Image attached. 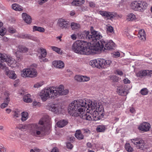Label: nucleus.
Instances as JSON below:
<instances>
[{
    "instance_id": "obj_1",
    "label": "nucleus",
    "mask_w": 152,
    "mask_h": 152,
    "mask_svg": "<svg viewBox=\"0 0 152 152\" xmlns=\"http://www.w3.org/2000/svg\"><path fill=\"white\" fill-rule=\"evenodd\" d=\"M87 99H80L72 101L68 106V111L71 115L74 116H79L84 120L91 121L92 118L88 114V111L85 113L84 111L87 108Z\"/></svg>"
},
{
    "instance_id": "obj_2",
    "label": "nucleus",
    "mask_w": 152,
    "mask_h": 152,
    "mask_svg": "<svg viewBox=\"0 0 152 152\" xmlns=\"http://www.w3.org/2000/svg\"><path fill=\"white\" fill-rule=\"evenodd\" d=\"M69 92L68 89H64L63 85L57 87H49L44 89L40 93L39 96L42 100L45 102L48 99H53L59 95H64Z\"/></svg>"
},
{
    "instance_id": "obj_3",
    "label": "nucleus",
    "mask_w": 152,
    "mask_h": 152,
    "mask_svg": "<svg viewBox=\"0 0 152 152\" xmlns=\"http://www.w3.org/2000/svg\"><path fill=\"white\" fill-rule=\"evenodd\" d=\"M91 44L83 41L78 40L74 43L72 47L73 51L76 53L89 55L94 53L93 46L89 47Z\"/></svg>"
},
{
    "instance_id": "obj_4",
    "label": "nucleus",
    "mask_w": 152,
    "mask_h": 152,
    "mask_svg": "<svg viewBox=\"0 0 152 152\" xmlns=\"http://www.w3.org/2000/svg\"><path fill=\"white\" fill-rule=\"evenodd\" d=\"M48 120V116L46 115L40 119L38 124H32L30 130L31 134L36 137H40L44 135L45 132V127L44 125L45 122Z\"/></svg>"
},
{
    "instance_id": "obj_5",
    "label": "nucleus",
    "mask_w": 152,
    "mask_h": 152,
    "mask_svg": "<svg viewBox=\"0 0 152 152\" xmlns=\"http://www.w3.org/2000/svg\"><path fill=\"white\" fill-rule=\"evenodd\" d=\"M87 105L88 107L87 111L89 110L88 113L92 119L91 120L97 121L99 119V112L103 110V106L101 104H97L95 101H92L89 99H87Z\"/></svg>"
},
{
    "instance_id": "obj_6",
    "label": "nucleus",
    "mask_w": 152,
    "mask_h": 152,
    "mask_svg": "<svg viewBox=\"0 0 152 152\" xmlns=\"http://www.w3.org/2000/svg\"><path fill=\"white\" fill-rule=\"evenodd\" d=\"M86 39L88 41V43L91 44L89 47L96 46V44L98 42H100V40L102 36L101 33L97 31L94 30L91 33H90L89 31H85L83 33Z\"/></svg>"
},
{
    "instance_id": "obj_7",
    "label": "nucleus",
    "mask_w": 152,
    "mask_h": 152,
    "mask_svg": "<svg viewBox=\"0 0 152 152\" xmlns=\"http://www.w3.org/2000/svg\"><path fill=\"white\" fill-rule=\"evenodd\" d=\"M115 45L112 40L109 41H106L102 39L100 40V42H98L96 44V46H93L94 50V53L95 51H104L105 50H110L113 49L115 47Z\"/></svg>"
},
{
    "instance_id": "obj_8",
    "label": "nucleus",
    "mask_w": 152,
    "mask_h": 152,
    "mask_svg": "<svg viewBox=\"0 0 152 152\" xmlns=\"http://www.w3.org/2000/svg\"><path fill=\"white\" fill-rule=\"evenodd\" d=\"M138 149L144 150L146 147L145 146L144 141L140 138H136L131 139L130 140Z\"/></svg>"
},
{
    "instance_id": "obj_9",
    "label": "nucleus",
    "mask_w": 152,
    "mask_h": 152,
    "mask_svg": "<svg viewBox=\"0 0 152 152\" xmlns=\"http://www.w3.org/2000/svg\"><path fill=\"white\" fill-rule=\"evenodd\" d=\"M105 62L104 59L100 58L91 61L90 64L94 67L105 68Z\"/></svg>"
},
{
    "instance_id": "obj_10",
    "label": "nucleus",
    "mask_w": 152,
    "mask_h": 152,
    "mask_svg": "<svg viewBox=\"0 0 152 152\" xmlns=\"http://www.w3.org/2000/svg\"><path fill=\"white\" fill-rule=\"evenodd\" d=\"M47 109L49 110L56 114L61 113L63 109L61 107L56 104H51L48 106Z\"/></svg>"
},
{
    "instance_id": "obj_11",
    "label": "nucleus",
    "mask_w": 152,
    "mask_h": 152,
    "mask_svg": "<svg viewBox=\"0 0 152 152\" xmlns=\"http://www.w3.org/2000/svg\"><path fill=\"white\" fill-rule=\"evenodd\" d=\"M57 25L58 27L62 29H68L70 27L69 22L63 18H60L58 20Z\"/></svg>"
},
{
    "instance_id": "obj_12",
    "label": "nucleus",
    "mask_w": 152,
    "mask_h": 152,
    "mask_svg": "<svg viewBox=\"0 0 152 152\" xmlns=\"http://www.w3.org/2000/svg\"><path fill=\"white\" fill-rule=\"evenodd\" d=\"M9 95L10 94L7 91H6L4 93V97L2 99H3L6 103H3L1 104V108H4L7 106L8 103L10 100Z\"/></svg>"
},
{
    "instance_id": "obj_13",
    "label": "nucleus",
    "mask_w": 152,
    "mask_h": 152,
    "mask_svg": "<svg viewBox=\"0 0 152 152\" xmlns=\"http://www.w3.org/2000/svg\"><path fill=\"white\" fill-rule=\"evenodd\" d=\"M151 127L150 124L146 122H144L141 124L139 126L138 129L144 132H147L149 130Z\"/></svg>"
},
{
    "instance_id": "obj_14",
    "label": "nucleus",
    "mask_w": 152,
    "mask_h": 152,
    "mask_svg": "<svg viewBox=\"0 0 152 152\" xmlns=\"http://www.w3.org/2000/svg\"><path fill=\"white\" fill-rule=\"evenodd\" d=\"M148 5V4L146 1L143 0H139L138 12H144L147 9Z\"/></svg>"
},
{
    "instance_id": "obj_15",
    "label": "nucleus",
    "mask_w": 152,
    "mask_h": 152,
    "mask_svg": "<svg viewBox=\"0 0 152 152\" xmlns=\"http://www.w3.org/2000/svg\"><path fill=\"white\" fill-rule=\"evenodd\" d=\"M117 92L119 95L121 96H125L128 94L127 90L125 86H121L118 87Z\"/></svg>"
},
{
    "instance_id": "obj_16",
    "label": "nucleus",
    "mask_w": 152,
    "mask_h": 152,
    "mask_svg": "<svg viewBox=\"0 0 152 152\" xmlns=\"http://www.w3.org/2000/svg\"><path fill=\"white\" fill-rule=\"evenodd\" d=\"M151 74H152V71L145 70L140 71L137 73V77H142L146 76L149 75Z\"/></svg>"
},
{
    "instance_id": "obj_17",
    "label": "nucleus",
    "mask_w": 152,
    "mask_h": 152,
    "mask_svg": "<svg viewBox=\"0 0 152 152\" xmlns=\"http://www.w3.org/2000/svg\"><path fill=\"white\" fill-rule=\"evenodd\" d=\"M139 4V0L134 1L130 4V8L134 11L138 12Z\"/></svg>"
},
{
    "instance_id": "obj_18",
    "label": "nucleus",
    "mask_w": 152,
    "mask_h": 152,
    "mask_svg": "<svg viewBox=\"0 0 152 152\" xmlns=\"http://www.w3.org/2000/svg\"><path fill=\"white\" fill-rule=\"evenodd\" d=\"M0 58L1 61V62H5L8 63L11 61V57L6 54H2L0 53Z\"/></svg>"
},
{
    "instance_id": "obj_19",
    "label": "nucleus",
    "mask_w": 152,
    "mask_h": 152,
    "mask_svg": "<svg viewBox=\"0 0 152 152\" xmlns=\"http://www.w3.org/2000/svg\"><path fill=\"white\" fill-rule=\"evenodd\" d=\"M30 68L23 69L21 72V75L23 77H29L32 76L31 74H30Z\"/></svg>"
},
{
    "instance_id": "obj_20",
    "label": "nucleus",
    "mask_w": 152,
    "mask_h": 152,
    "mask_svg": "<svg viewBox=\"0 0 152 152\" xmlns=\"http://www.w3.org/2000/svg\"><path fill=\"white\" fill-rule=\"evenodd\" d=\"M53 66L58 68H62L64 67V64L63 62L61 61H55L53 62Z\"/></svg>"
},
{
    "instance_id": "obj_21",
    "label": "nucleus",
    "mask_w": 152,
    "mask_h": 152,
    "mask_svg": "<svg viewBox=\"0 0 152 152\" xmlns=\"http://www.w3.org/2000/svg\"><path fill=\"white\" fill-rule=\"evenodd\" d=\"M5 73L6 75L10 78L15 79L17 77L15 73V72L9 70V69L5 72Z\"/></svg>"
},
{
    "instance_id": "obj_22",
    "label": "nucleus",
    "mask_w": 152,
    "mask_h": 152,
    "mask_svg": "<svg viewBox=\"0 0 152 152\" xmlns=\"http://www.w3.org/2000/svg\"><path fill=\"white\" fill-rule=\"evenodd\" d=\"M138 36L139 39L142 41H144L146 40V34L144 30H140L138 34Z\"/></svg>"
},
{
    "instance_id": "obj_23",
    "label": "nucleus",
    "mask_w": 152,
    "mask_h": 152,
    "mask_svg": "<svg viewBox=\"0 0 152 152\" xmlns=\"http://www.w3.org/2000/svg\"><path fill=\"white\" fill-rule=\"evenodd\" d=\"M23 19L28 24H30L31 22V19L30 16L26 13H23L22 14Z\"/></svg>"
},
{
    "instance_id": "obj_24",
    "label": "nucleus",
    "mask_w": 152,
    "mask_h": 152,
    "mask_svg": "<svg viewBox=\"0 0 152 152\" xmlns=\"http://www.w3.org/2000/svg\"><path fill=\"white\" fill-rule=\"evenodd\" d=\"M85 2V0H74L72 3V5L79 6L82 5Z\"/></svg>"
},
{
    "instance_id": "obj_25",
    "label": "nucleus",
    "mask_w": 152,
    "mask_h": 152,
    "mask_svg": "<svg viewBox=\"0 0 152 152\" xmlns=\"http://www.w3.org/2000/svg\"><path fill=\"white\" fill-rule=\"evenodd\" d=\"M12 9L18 11H22L23 10V7L17 4H14L12 5Z\"/></svg>"
},
{
    "instance_id": "obj_26",
    "label": "nucleus",
    "mask_w": 152,
    "mask_h": 152,
    "mask_svg": "<svg viewBox=\"0 0 152 152\" xmlns=\"http://www.w3.org/2000/svg\"><path fill=\"white\" fill-rule=\"evenodd\" d=\"M67 123L68 122L66 120H63L58 121L57 122L56 125L57 126L62 128L66 126Z\"/></svg>"
},
{
    "instance_id": "obj_27",
    "label": "nucleus",
    "mask_w": 152,
    "mask_h": 152,
    "mask_svg": "<svg viewBox=\"0 0 152 152\" xmlns=\"http://www.w3.org/2000/svg\"><path fill=\"white\" fill-rule=\"evenodd\" d=\"M75 136L79 140L83 139L84 137V135L82 134L80 130H78L76 131L75 134Z\"/></svg>"
},
{
    "instance_id": "obj_28",
    "label": "nucleus",
    "mask_w": 152,
    "mask_h": 152,
    "mask_svg": "<svg viewBox=\"0 0 152 152\" xmlns=\"http://www.w3.org/2000/svg\"><path fill=\"white\" fill-rule=\"evenodd\" d=\"M126 20L129 21H132L136 19L135 15L132 13L128 14L126 16Z\"/></svg>"
},
{
    "instance_id": "obj_29",
    "label": "nucleus",
    "mask_w": 152,
    "mask_h": 152,
    "mask_svg": "<svg viewBox=\"0 0 152 152\" xmlns=\"http://www.w3.org/2000/svg\"><path fill=\"white\" fill-rule=\"evenodd\" d=\"M31 96L29 94H27L25 95L23 97V99L24 102L28 103L32 101V99L31 98Z\"/></svg>"
},
{
    "instance_id": "obj_30",
    "label": "nucleus",
    "mask_w": 152,
    "mask_h": 152,
    "mask_svg": "<svg viewBox=\"0 0 152 152\" xmlns=\"http://www.w3.org/2000/svg\"><path fill=\"white\" fill-rule=\"evenodd\" d=\"M7 64L9 66L12 68L15 67L17 65L16 61L12 57L11 58V61L8 62Z\"/></svg>"
},
{
    "instance_id": "obj_31",
    "label": "nucleus",
    "mask_w": 152,
    "mask_h": 152,
    "mask_svg": "<svg viewBox=\"0 0 152 152\" xmlns=\"http://www.w3.org/2000/svg\"><path fill=\"white\" fill-rule=\"evenodd\" d=\"M20 112L18 110L16 109L14 112L13 118L15 119H17L18 118L20 117Z\"/></svg>"
},
{
    "instance_id": "obj_32",
    "label": "nucleus",
    "mask_w": 152,
    "mask_h": 152,
    "mask_svg": "<svg viewBox=\"0 0 152 152\" xmlns=\"http://www.w3.org/2000/svg\"><path fill=\"white\" fill-rule=\"evenodd\" d=\"M17 36L20 38L23 39L28 38V39H31V37L30 35L25 34H18L17 35Z\"/></svg>"
},
{
    "instance_id": "obj_33",
    "label": "nucleus",
    "mask_w": 152,
    "mask_h": 152,
    "mask_svg": "<svg viewBox=\"0 0 152 152\" xmlns=\"http://www.w3.org/2000/svg\"><path fill=\"white\" fill-rule=\"evenodd\" d=\"M30 74H31L32 76L30 77H34L37 75V72L36 70L33 68H30Z\"/></svg>"
},
{
    "instance_id": "obj_34",
    "label": "nucleus",
    "mask_w": 152,
    "mask_h": 152,
    "mask_svg": "<svg viewBox=\"0 0 152 152\" xmlns=\"http://www.w3.org/2000/svg\"><path fill=\"white\" fill-rule=\"evenodd\" d=\"M45 31L44 28L38 27L36 26H34L33 27V31L34 32L36 31H37L40 32H44Z\"/></svg>"
},
{
    "instance_id": "obj_35",
    "label": "nucleus",
    "mask_w": 152,
    "mask_h": 152,
    "mask_svg": "<svg viewBox=\"0 0 152 152\" xmlns=\"http://www.w3.org/2000/svg\"><path fill=\"white\" fill-rule=\"evenodd\" d=\"M18 51L23 53H26L28 51V49L26 47L21 45H20L18 47Z\"/></svg>"
},
{
    "instance_id": "obj_36",
    "label": "nucleus",
    "mask_w": 152,
    "mask_h": 152,
    "mask_svg": "<svg viewBox=\"0 0 152 152\" xmlns=\"http://www.w3.org/2000/svg\"><path fill=\"white\" fill-rule=\"evenodd\" d=\"M22 117L21 120L22 121H26L28 117V113L26 112H23L21 113Z\"/></svg>"
},
{
    "instance_id": "obj_37",
    "label": "nucleus",
    "mask_w": 152,
    "mask_h": 152,
    "mask_svg": "<svg viewBox=\"0 0 152 152\" xmlns=\"http://www.w3.org/2000/svg\"><path fill=\"white\" fill-rule=\"evenodd\" d=\"M70 26L73 30L78 29L80 27V25L79 24L74 22L71 23Z\"/></svg>"
},
{
    "instance_id": "obj_38",
    "label": "nucleus",
    "mask_w": 152,
    "mask_h": 152,
    "mask_svg": "<svg viewBox=\"0 0 152 152\" xmlns=\"http://www.w3.org/2000/svg\"><path fill=\"white\" fill-rule=\"evenodd\" d=\"M125 148L126 151L129 152H132L133 151V148L131 146L129 143H126L125 144Z\"/></svg>"
},
{
    "instance_id": "obj_39",
    "label": "nucleus",
    "mask_w": 152,
    "mask_h": 152,
    "mask_svg": "<svg viewBox=\"0 0 152 152\" xmlns=\"http://www.w3.org/2000/svg\"><path fill=\"white\" fill-rule=\"evenodd\" d=\"M96 129L98 132H103L105 130V127L104 125H99L97 127Z\"/></svg>"
},
{
    "instance_id": "obj_40",
    "label": "nucleus",
    "mask_w": 152,
    "mask_h": 152,
    "mask_svg": "<svg viewBox=\"0 0 152 152\" xmlns=\"http://www.w3.org/2000/svg\"><path fill=\"white\" fill-rule=\"evenodd\" d=\"M41 51L40 55L39 56H41L43 58H45L47 54L46 50L43 48H41L40 49Z\"/></svg>"
},
{
    "instance_id": "obj_41",
    "label": "nucleus",
    "mask_w": 152,
    "mask_h": 152,
    "mask_svg": "<svg viewBox=\"0 0 152 152\" xmlns=\"http://www.w3.org/2000/svg\"><path fill=\"white\" fill-rule=\"evenodd\" d=\"M8 68L6 66L3 62H0V69H3L5 72L8 69Z\"/></svg>"
},
{
    "instance_id": "obj_42",
    "label": "nucleus",
    "mask_w": 152,
    "mask_h": 152,
    "mask_svg": "<svg viewBox=\"0 0 152 152\" xmlns=\"http://www.w3.org/2000/svg\"><path fill=\"white\" fill-rule=\"evenodd\" d=\"M17 128L21 131H24L27 129L28 127L26 125L21 124L19 125L17 127Z\"/></svg>"
},
{
    "instance_id": "obj_43",
    "label": "nucleus",
    "mask_w": 152,
    "mask_h": 152,
    "mask_svg": "<svg viewBox=\"0 0 152 152\" xmlns=\"http://www.w3.org/2000/svg\"><path fill=\"white\" fill-rule=\"evenodd\" d=\"M148 92V89L146 88H144L140 91L141 94L143 95H147Z\"/></svg>"
},
{
    "instance_id": "obj_44",
    "label": "nucleus",
    "mask_w": 152,
    "mask_h": 152,
    "mask_svg": "<svg viewBox=\"0 0 152 152\" xmlns=\"http://www.w3.org/2000/svg\"><path fill=\"white\" fill-rule=\"evenodd\" d=\"M104 64H105V68H107V67L109 66L112 64V61L110 60H105L104 59Z\"/></svg>"
},
{
    "instance_id": "obj_45",
    "label": "nucleus",
    "mask_w": 152,
    "mask_h": 152,
    "mask_svg": "<svg viewBox=\"0 0 152 152\" xmlns=\"http://www.w3.org/2000/svg\"><path fill=\"white\" fill-rule=\"evenodd\" d=\"M90 77L86 76H82L81 82H85L89 81L90 80Z\"/></svg>"
},
{
    "instance_id": "obj_46",
    "label": "nucleus",
    "mask_w": 152,
    "mask_h": 152,
    "mask_svg": "<svg viewBox=\"0 0 152 152\" xmlns=\"http://www.w3.org/2000/svg\"><path fill=\"white\" fill-rule=\"evenodd\" d=\"M82 76L80 75H76L75 77V79L77 81L79 82L82 81Z\"/></svg>"
},
{
    "instance_id": "obj_47",
    "label": "nucleus",
    "mask_w": 152,
    "mask_h": 152,
    "mask_svg": "<svg viewBox=\"0 0 152 152\" xmlns=\"http://www.w3.org/2000/svg\"><path fill=\"white\" fill-rule=\"evenodd\" d=\"M51 48L53 51H56L58 53H60V48L55 46H51Z\"/></svg>"
},
{
    "instance_id": "obj_48",
    "label": "nucleus",
    "mask_w": 152,
    "mask_h": 152,
    "mask_svg": "<svg viewBox=\"0 0 152 152\" xmlns=\"http://www.w3.org/2000/svg\"><path fill=\"white\" fill-rule=\"evenodd\" d=\"M6 32V30L3 27V28L0 30V35L1 36H3Z\"/></svg>"
},
{
    "instance_id": "obj_49",
    "label": "nucleus",
    "mask_w": 152,
    "mask_h": 152,
    "mask_svg": "<svg viewBox=\"0 0 152 152\" xmlns=\"http://www.w3.org/2000/svg\"><path fill=\"white\" fill-rule=\"evenodd\" d=\"M39 58L40 62H46L48 61V59L43 58L41 56H39Z\"/></svg>"
},
{
    "instance_id": "obj_50",
    "label": "nucleus",
    "mask_w": 152,
    "mask_h": 152,
    "mask_svg": "<svg viewBox=\"0 0 152 152\" xmlns=\"http://www.w3.org/2000/svg\"><path fill=\"white\" fill-rule=\"evenodd\" d=\"M8 31L11 33L13 34L16 32L15 29L12 27H10L8 29Z\"/></svg>"
},
{
    "instance_id": "obj_51",
    "label": "nucleus",
    "mask_w": 152,
    "mask_h": 152,
    "mask_svg": "<svg viewBox=\"0 0 152 152\" xmlns=\"http://www.w3.org/2000/svg\"><path fill=\"white\" fill-rule=\"evenodd\" d=\"M16 58V60L18 62L21 61L23 59V56L18 55H17Z\"/></svg>"
},
{
    "instance_id": "obj_52",
    "label": "nucleus",
    "mask_w": 152,
    "mask_h": 152,
    "mask_svg": "<svg viewBox=\"0 0 152 152\" xmlns=\"http://www.w3.org/2000/svg\"><path fill=\"white\" fill-rule=\"evenodd\" d=\"M66 146L67 148L69 149H71L73 147V145L71 143L69 142L66 143Z\"/></svg>"
},
{
    "instance_id": "obj_53",
    "label": "nucleus",
    "mask_w": 152,
    "mask_h": 152,
    "mask_svg": "<svg viewBox=\"0 0 152 152\" xmlns=\"http://www.w3.org/2000/svg\"><path fill=\"white\" fill-rule=\"evenodd\" d=\"M107 30L108 32L112 33L113 32V28L112 26H108L107 27Z\"/></svg>"
},
{
    "instance_id": "obj_54",
    "label": "nucleus",
    "mask_w": 152,
    "mask_h": 152,
    "mask_svg": "<svg viewBox=\"0 0 152 152\" xmlns=\"http://www.w3.org/2000/svg\"><path fill=\"white\" fill-rule=\"evenodd\" d=\"M107 12L104 11H100L99 12V13L103 16L106 17Z\"/></svg>"
},
{
    "instance_id": "obj_55",
    "label": "nucleus",
    "mask_w": 152,
    "mask_h": 152,
    "mask_svg": "<svg viewBox=\"0 0 152 152\" xmlns=\"http://www.w3.org/2000/svg\"><path fill=\"white\" fill-rule=\"evenodd\" d=\"M33 104L34 106H38L39 107L41 106V103L39 102H37L36 101H34L33 102Z\"/></svg>"
},
{
    "instance_id": "obj_56",
    "label": "nucleus",
    "mask_w": 152,
    "mask_h": 152,
    "mask_svg": "<svg viewBox=\"0 0 152 152\" xmlns=\"http://www.w3.org/2000/svg\"><path fill=\"white\" fill-rule=\"evenodd\" d=\"M107 15L106 17L108 18H113L114 16V15L111 12H107Z\"/></svg>"
},
{
    "instance_id": "obj_57",
    "label": "nucleus",
    "mask_w": 152,
    "mask_h": 152,
    "mask_svg": "<svg viewBox=\"0 0 152 152\" xmlns=\"http://www.w3.org/2000/svg\"><path fill=\"white\" fill-rule=\"evenodd\" d=\"M43 84L42 83H37L34 85V87L35 88H38L40 87Z\"/></svg>"
},
{
    "instance_id": "obj_58",
    "label": "nucleus",
    "mask_w": 152,
    "mask_h": 152,
    "mask_svg": "<svg viewBox=\"0 0 152 152\" xmlns=\"http://www.w3.org/2000/svg\"><path fill=\"white\" fill-rule=\"evenodd\" d=\"M89 6L92 8H94L96 6V4H95L92 2V1H90L89 2Z\"/></svg>"
},
{
    "instance_id": "obj_59",
    "label": "nucleus",
    "mask_w": 152,
    "mask_h": 152,
    "mask_svg": "<svg viewBox=\"0 0 152 152\" xmlns=\"http://www.w3.org/2000/svg\"><path fill=\"white\" fill-rule=\"evenodd\" d=\"M129 29L128 28H127L126 29H125L124 30V34L126 35V36H128L129 34Z\"/></svg>"
},
{
    "instance_id": "obj_60",
    "label": "nucleus",
    "mask_w": 152,
    "mask_h": 152,
    "mask_svg": "<svg viewBox=\"0 0 152 152\" xmlns=\"http://www.w3.org/2000/svg\"><path fill=\"white\" fill-rule=\"evenodd\" d=\"M123 82L125 84L130 83V81L127 78H126L123 80Z\"/></svg>"
},
{
    "instance_id": "obj_61",
    "label": "nucleus",
    "mask_w": 152,
    "mask_h": 152,
    "mask_svg": "<svg viewBox=\"0 0 152 152\" xmlns=\"http://www.w3.org/2000/svg\"><path fill=\"white\" fill-rule=\"evenodd\" d=\"M116 73L120 75H122L123 74V72H122V71H121L120 70H117L116 71Z\"/></svg>"
},
{
    "instance_id": "obj_62",
    "label": "nucleus",
    "mask_w": 152,
    "mask_h": 152,
    "mask_svg": "<svg viewBox=\"0 0 152 152\" xmlns=\"http://www.w3.org/2000/svg\"><path fill=\"white\" fill-rule=\"evenodd\" d=\"M51 152H59L58 148L56 147L53 148L51 151Z\"/></svg>"
},
{
    "instance_id": "obj_63",
    "label": "nucleus",
    "mask_w": 152,
    "mask_h": 152,
    "mask_svg": "<svg viewBox=\"0 0 152 152\" xmlns=\"http://www.w3.org/2000/svg\"><path fill=\"white\" fill-rule=\"evenodd\" d=\"M82 131L84 133H90L89 130L88 129H82Z\"/></svg>"
},
{
    "instance_id": "obj_64",
    "label": "nucleus",
    "mask_w": 152,
    "mask_h": 152,
    "mask_svg": "<svg viewBox=\"0 0 152 152\" xmlns=\"http://www.w3.org/2000/svg\"><path fill=\"white\" fill-rule=\"evenodd\" d=\"M130 111L132 113H134L135 112V110L134 108L131 107L130 109Z\"/></svg>"
}]
</instances>
